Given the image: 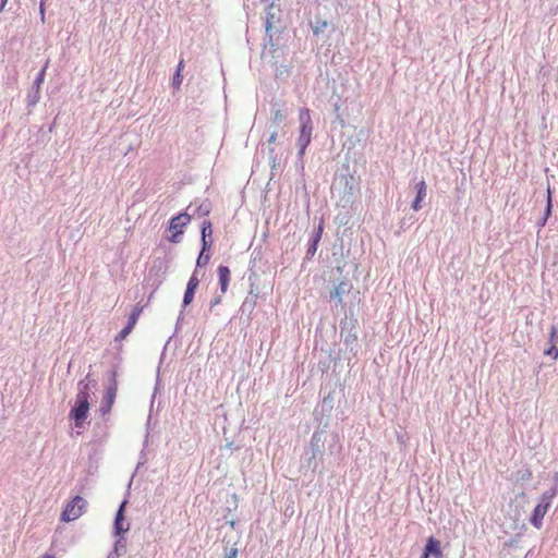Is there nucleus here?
Here are the masks:
<instances>
[{
	"label": "nucleus",
	"mask_w": 558,
	"mask_h": 558,
	"mask_svg": "<svg viewBox=\"0 0 558 558\" xmlns=\"http://www.w3.org/2000/svg\"><path fill=\"white\" fill-rule=\"evenodd\" d=\"M271 116L274 117V122L279 118V109H277L275 106L271 108Z\"/></svg>",
	"instance_id": "nucleus-33"
},
{
	"label": "nucleus",
	"mask_w": 558,
	"mask_h": 558,
	"mask_svg": "<svg viewBox=\"0 0 558 558\" xmlns=\"http://www.w3.org/2000/svg\"><path fill=\"white\" fill-rule=\"evenodd\" d=\"M77 387L78 392L76 395L75 405L70 411V417L75 421L76 427H81L89 410L88 384L85 380H81Z\"/></svg>",
	"instance_id": "nucleus-2"
},
{
	"label": "nucleus",
	"mask_w": 558,
	"mask_h": 558,
	"mask_svg": "<svg viewBox=\"0 0 558 558\" xmlns=\"http://www.w3.org/2000/svg\"><path fill=\"white\" fill-rule=\"evenodd\" d=\"M201 234H202V246L204 250H209L211 246V240L208 238L213 234V225L209 220H204L201 226Z\"/></svg>",
	"instance_id": "nucleus-13"
},
{
	"label": "nucleus",
	"mask_w": 558,
	"mask_h": 558,
	"mask_svg": "<svg viewBox=\"0 0 558 558\" xmlns=\"http://www.w3.org/2000/svg\"><path fill=\"white\" fill-rule=\"evenodd\" d=\"M40 15H41V21H44L45 20L44 0H41V2H40Z\"/></svg>",
	"instance_id": "nucleus-35"
},
{
	"label": "nucleus",
	"mask_w": 558,
	"mask_h": 558,
	"mask_svg": "<svg viewBox=\"0 0 558 558\" xmlns=\"http://www.w3.org/2000/svg\"><path fill=\"white\" fill-rule=\"evenodd\" d=\"M275 149L269 148V161L271 163V177L269 179V182L266 185L265 195H264V202L270 201L271 197H277L279 194L275 192L272 189V185H276L277 181L274 180L275 177V169H276V156L274 155Z\"/></svg>",
	"instance_id": "nucleus-9"
},
{
	"label": "nucleus",
	"mask_w": 558,
	"mask_h": 558,
	"mask_svg": "<svg viewBox=\"0 0 558 558\" xmlns=\"http://www.w3.org/2000/svg\"><path fill=\"white\" fill-rule=\"evenodd\" d=\"M183 68H184V62H183V60H181V61L179 62L178 66H177V71H179V73H181V71L183 70Z\"/></svg>",
	"instance_id": "nucleus-36"
},
{
	"label": "nucleus",
	"mask_w": 558,
	"mask_h": 558,
	"mask_svg": "<svg viewBox=\"0 0 558 558\" xmlns=\"http://www.w3.org/2000/svg\"><path fill=\"white\" fill-rule=\"evenodd\" d=\"M557 492L556 489H550L549 492H545L542 495L541 502L534 508L530 522L536 529H541L543 525V520L546 515V512L549 509L550 501L555 498Z\"/></svg>",
	"instance_id": "nucleus-4"
},
{
	"label": "nucleus",
	"mask_w": 558,
	"mask_h": 558,
	"mask_svg": "<svg viewBox=\"0 0 558 558\" xmlns=\"http://www.w3.org/2000/svg\"><path fill=\"white\" fill-rule=\"evenodd\" d=\"M328 25L327 21H316L313 25V32L314 34L318 35L320 32H323L324 28Z\"/></svg>",
	"instance_id": "nucleus-23"
},
{
	"label": "nucleus",
	"mask_w": 558,
	"mask_h": 558,
	"mask_svg": "<svg viewBox=\"0 0 558 558\" xmlns=\"http://www.w3.org/2000/svg\"><path fill=\"white\" fill-rule=\"evenodd\" d=\"M40 558H54V556L51 554H45Z\"/></svg>",
	"instance_id": "nucleus-38"
},
{
	"label": "nucleus",
	"mask_w": 558,
	"mask_h": 558,
	"mask_svg": "<svg viewBox=\"0 0 558 558\" xmlns=\"http://www.w3.org/2000/svg\"><path fill=\"white\" fill-rule=\"evenodd\" d=\"M109 386L107 387V392H106V396H105V399L104 401L101 402V405H100V412L102 415L107 414L110 412L111 410V407L114 402V399L117 397V391H118V383H117V371L114 368H112L110 372H109Z\"/></svg>",
	"instance_id": "nucleus-6"
},
{
	"label": "nucleus",
	"mask_w": 558,
	"mask_h": 558,
	"mask_svg": "<svg viewBox=\"0 0 558 558\" xmlns=\"http://www.w3.org/2000/svg\"><path fill=\"white\" fill-rule=\"evenodd\" d=\"M217 272L221 293L225 294L228 290L229 282L231 279L230 269L228 266L220 265L217 269Z\"/></svg>",
	"instance_id": "nucleus-12"
},
{
	"label": "nucleus",
	"mask_w": 558,
	"mask_h": 558,
	"mask_svg": "<svg viewBox=\"0 0 558 558\" xmlns=\"http://www.w3.org/2000/svg\"><path fill=\"white\" fill-rule=\"evenodd\" d=\"M183 234V230L173 231L172 235L169 238V241L172 243H178L180 241V236Z\"/></svg>",
	"instance_id": "nucleus-28"
},
{
	"label": "nucleus",
	"mask_w": 558,
	"mask_h": 558,
	"mask_svg": "<svg viewBox=\"0 0 558 558\" xmlns=\"http://www.w3.org/2000/svg\"><path fill=\"white\" fill-rule=\"evenodd\" d=\"M276 137H277V132L276 130H274L270 135H269V138H268V143L269 145L274 144L276 142Z\"/></svg>",
	"instance_id": "nucleus-32"
},
{
	"label": "nucleus",
	"mask_w": 558,
	"mask_h": 558,
	"mask_svg": "<svg viewBox=\"0 0 558 558\" xmlns=\"http://www.w3.org/2000/svg\"><path fill=\"white\" fill-rule=\"evenodd\" d=\"M198 284H199V279L197 277V269H195L193 271L191 278L189 279V282L186 284V289L195 292L196 289L198 288Z\"/></svg>",
	"instance_id": "nucleus-21"
},
{
	"label": "nucleus",
	"mask_w": 558,
	"mask_h": 558,
	"mask_svg": "<svg viewBox=\"0 0 558 558\" xmlns=\"http://www.w3.org/2000/svg\"><path fill=\"white\" fill-rule=\"evenodd\" d=\"M207 250H204V246H202L201 253L196 259V269L199 267H204L208 264L210 259V255L206 253Z\"/></svg>",
	"instance_id": "nucleus-19"
},
{
	"label": "nucleus",
	"mask_w": 558,
	"mask_h": 558,
	"mask_svg": "<svg viewBox=\"0 0 558 558\" xmlns=\"http://www.w3.org/2000/svg\"><path fill=\"white\" fill-rule=\"evenodd\" d=\"M142 312H143V306L136 305L133 308L131 315L129 316L126 326L116 336V341L124 340L132 332Z\"/></svg>",
	"instance_id": "nucleus-8"
},
{
	"label": "nucleus",
	"mask_w": 558,
	"mask_h": 558,
	"mask_svg": "<svg viewBox=\"0 0 558 558\" xmlns=\"http://www.w3.org/2000/svg\"><path fill=\"white\" fill-rule=\"evenodd\" d=\"M549 342L551 344H554V342H556V344H558V329L556 326H553L550 328V332H549Z\"/></svg>",
	"instance_id": "nucleus-27"
},
{
	"label": "nucleus",
	"mask_w": 558,
	"mask_h": 558,
	"mask_svg": "<svg viewBox=\"0 0 558 558\" xmlns=\"http://www.w3.org/2000/svg\"><path fill=\"white\" fill-rule=\"evenodd\" d=\"M7 3H8V0H1V2H0V12L3 11V9H4Z\"/></svg>",
	"instance_id": "nucleus-37"
},
{
	"label": "nucleus",
	"mask_w": 558,
	"mask_h": 558,
	"mask_svg": "<svg viewBox=\"0 0 558 558\" xmlns=\"http://www.w3.org/2000/svg\"><path fill=\"white\" fill-rule=\"evenodd\" d=\"M221 302V295L214 298L209 303V308L213 310L216 305Z\"/></svg>",
	"instance_id": "nucleus-30"
},
{
	"label": "nucleus",
	"mask_w": 558,
	"mask_h": 558,
	"mask_svg": "<svg viewBox=\"0 0 558 558\" xmlns=\"http://www.w3.org/2000/svg\"><path fill=\"white\" fill-rule=\"evenodd\" d=\"M126 553V539L119 537L113 546L112 551L108 555V558H119Z\"/></svg>",
	"instance_id": "nucleus-16"
},
{
	"label": "nucleus",
	"mask_w": 558,
	"mask_h": 558,
	"mask_svg": "<svg viewBox=\"0 0 558 558\" xmlns=\"http://www.w3.org/2000/svg\"><path fill=\"white\" fill-rule=\"evenodd\" d=\"M226 448L230 449V450H239L240 449V446L235 445L233 441H230L226 445Z\"/></svg>",
	"instance_id": "nucleus-34"
},
{
	"label": "nucleus",
	"mask_w": 558,
	"mask_h": 558,
	"mask_svg": "<svg viewBox=\"0 0 558 558\" xmlns=\"http://www.w3.org/2000/svg\"><path fill=\"white\" fill-rule=\"evenodd\" d=\"M342 292H343V284L336 286L335 290L331 292V295L336 298L340 303H342Z\"/></svg>",
	"instance_id": "nucleus-26"
},
{
	"label": "nucleus",
	"mask_w": 558,
	"mask_h": 558,
	"mask_svg": "<svg viewBox=\"0 0 558 558\" xmlns=\"http://www.w3.org/2000/svg\"><path fill=\"white\" fill-rule=\"evenodd\" d=\"M274 9V0L269 3L268 10L266 12V19H265V31H266V38L264 48L262 51V61L264 66H269L271 71L274 72L275 76H277V72L279 70L278 68V60H277V39L276 32H275V19L276 13L272 12Z\"/></svg>",
	"instance_id": "nucleus-1"
},
{
	"label": "nucleus",
	"mask_w": 558,
	"mask_h": 558,
	"mask_svg": "<svg viewBox=\"0 0 558 558\" xmlns=\"http://www.w3.org/2000/svg\"><path fill=\"white\" fill-rule=\"evenodd\" d=\"M48 63H49V60L46 61L44 68L38 72L35 81L28 92V95H27V106L28 107H34L40 100V87L45 81V75H46V70H47Z\"/></svg>",
	"instance_id": "nucleus-7"
},
{
	"label": "nucleus",
	"mask_w": 558,
	"mask_h": 558,
	"mask_svg": "<svg viewBox=\"0 0 558 558\" xmlns=\"http://www.w3.org/2000/svg\"><path fill=\"white\" fill-rule=\"evenodd\" d=\"M211 211V203L208 199L203 201L198 206L195 207L192 216L197 215L198 217L208 216Z\"/></svg>",
	"instance_id": "nucleus-17"
},
{
	"label": "nucleus",
	"mask_w": 558,
	"mask_h": 558,
	"mask_svg": "<svg viewBox=\"0 0 558 558\" xmlns=\"http://www.w3.org/2000/svg\"><path fill=\"white\" fill-rule=\"evenodd\" d=\"M86 507L87 501L81 496H75L65 506L63 512L61 513V520L64 522L76 520L84 513Z\"/></svg>",
	"instance_id": "nucleus-5"
},
{
	"label": "nucleus",
	"mask_w": 558,
	"mask_h": 558,
	"mask_svg": "<svg viewBox=\"0 0 558 558\" xmlns=\"http://www.w3.org/2000/svg\"><path fill=\"white\" fill-rule=\"evenodd\" d=\"M545 354H547L548 356H551L554 360H557L558 357V344L557 343H554L549 345V348L547 350H545Z\"/></svg>",
	"instance_id": "nucleus-24"
},
{
	"label": "nucleus",
	"mask_w": 558,
	"mask_h": 558,
	"mask_svg": "<svg viewBox=\"0 0 558 558\" xmlns=\"http://www.w3.org/2000/svg\"><path fill=\"white\" fill-rule=\"evenodd\" d=\"M417 194L412 202V208L417 211V209L422 208V201L426 197V191L427 186L425 181H420V183L416 184Z\"/></svg>",
	"instance_id": "nucleus-14"
},
{
	"label": "nucleus",
	"mask_w": 558,
	"mask_h": 558,
	"mask_svg": "<svg viewBox=\"0 0 558 558\" xmlns=\"http://www.w3.org/2000/svg\"><path fill=\"white\" fill-rule=\"evenodd\" d=\"M192 215L189 213H181L171 218L169 229L172 231H180L190 222Z\"/></svg>",
	"instance_id": "nucleus-11"
},
{
	"label": "nucleus",
	"mask_w": 558,
	"mask_h": 558,
	"mask_svg": "<svg viewBox=\"0 0 558 558\" xmlns=\"http://www.w3.org/2000/svg\"><path fill=\"white\" fill-rule=\"evenodd\" d=\"M299 119H300V135L298 138V146H300V153L303 155L305 148L310 144L312 140V117H311V110L308 108H302L299 112Z\"/></svg>",
	"instance_id": "nucleus-3"
},
{
	"label": "nucleus",
	"mask_w": 558,
	"mask_h": 558,
	"mask_svg": "<svg viewBox=\"0 0 558 558\" xmlns=\"http://www.w3.org/2000/svg\"><path fill=\"white\" fill-rule=\"evenodd\" d=\"M420 558H429L428 542L426 543Z\"/></svg>",
	"instance_id": "nucleus-31"
},
{
	"label": "nucleus",
	"mask_w": 558,
	"mask_h": 558,
	"mask_svg": "<svg viewBox=\"0 0 558 558\" xmlns=\"http://www.w3.org/2000/svg\"><path fill=\"white\" fill-rule=\"evenodd\" d=\"M238 549L236 548H230L226 551L225 558H236Z\"/></svg>",
	"instance_id": "nucleus-29"
},
{
	"label": "nucleus",
	"mask_w": 558,
	"mask_h": 558,
	"mask_svg": "<svg viewBox=\"0 0 558 558\" xmlns=\"http://www.w3.org/2000/svg\"><path fill=\"white\" fill-rule=\"evenodd\" d=\"M183 81V76L179 71H175L173 78H172V86L174 89H179Z\"/></svg>",
	"instance_id": "nucleus-25"
},
{
	"label": "nucleus",
	"mask_w": 558,
	"mask_h": 558,
	"mask_svg": "<svg viewBox=\"0 0 558 558\" xmlns=\"http://www.w3.org/2000/svg\"><path fill=\"white\" fill-rule=\"evenodd\" d=\"M427 550L430 555H434L436 558H441L442 550H441V542L440 539L434 538V536H429L427 539Z\"/></svg>",
	"instance_id": "nucleus-15"
},
{
	"label": "nucleus",
	"mask_w": 558,
	"mask_h": 558,
	"mask_svg": "<svg viewBox=\"0 0 558 558\" xmlns=\"http://www.w3.org/2000/svg\"><path fill=\"white\" fill-rule=\"evenodd\" d=\"M324 232V225H319L316 235L313 238V244H311L308 253L314 254L317 250V243L322 239V234Z\"/></svg>",
	"instance_id": "nucleus-20"
},
{
	"label": "nucleus",
	"mask_w": 558,
	"mask_h": 558,
	"mask_svg": "<svg viewBox=\"0 0 558 558\" xmlns=\"http://www.w3.org/2000/svg\"><path fill=\"white\" fill-rule=\"evenodd\" d=\"M194 295H195L194 291H191V290H187V289L185 290L184 296H183V302H182L183 308L192 303V301L194 299Z\"/></svg>",
	"instance_id": "nucleus-22"
},
{
	"label": "nucleus",
	"mask_w": 558,
	"mask_h": 558,
	"mask_svg": "<svg viewBox=\"0 0 558 558\" xmlns=\"http://www.w3.org/2000/svg\"><path fill=\"white\" fill-rule=\"evenodd\" d=\"M128 501L123 500L117 511L114 523H113V532L116 535H121L123 533H126L130 529V524L126 523L124 525V509Z\"/></svg>",
	"instance_id": "nucleus-10"
},
{
	"label": "nucleus",
	"mask_w": 558,
	"mask_h": 558,
	"mask_svg": "<svg viewBox=\"0 0 558 558\" xmlns=\"http://www.w3.org/2000/svg\"><path fill=\"white\" fill-rule=\"evenodd\" d=\"M551 209H553L551 192H550V190H548L547 203H546V209H545V217L541 221V226L542 227L546 226V222H547L548 218L550 217Z\"/></svg>",
	"instance_id": "nucleus-18"
}]
</instances>
